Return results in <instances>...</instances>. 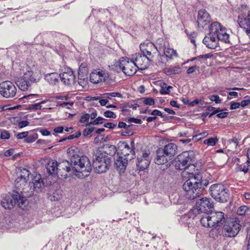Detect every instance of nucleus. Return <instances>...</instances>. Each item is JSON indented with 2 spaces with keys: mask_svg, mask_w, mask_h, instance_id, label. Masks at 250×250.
Listing matches in <instances>:
<instances>
[{
  "mask_svg": "<svg viewBox=\"0 0 250 250\" xmlns=\"http://www.w3.org/2000/svg\"><path fill=\"white\" fill-rule=\"evenodd\" d=\"M15 186L17 188L21 189V192L26 194L27 196H31L35 191H41L44 187V183L40 174H36L32 176L28 169L22 168L18 174Z\"/></svg>",
  "mask_w": 250,
  "mask_h": 250,
  "instance_id": "1",
  "label": "nucleus"
},
{
  "mask_svg": "<svg viewBox=\"0 0 250 250\" xmlns=\"http://www.w3.org/2000/svg\"><path fill=\"white\" fill-rule=\"evenodd\" d=\"M67 153L70 159L72 172L79 178L87 177L92 169L88 158L86 156H80L79 149L75 146L69 147Z\"/></svg>",
  "mask_w": 250,
  "mask_h": 250,
  "instance_id": "2",
  "label": "nucleus"
},
{
  "mask_svg": "<svg viewBox=\"0 0 250 250\" xmlns=\"http://www.w3.org/2000/svg\"><path fill=\"white\" fill-rule=\"evenodd\" d=\"M219 41L225 43H229V35L225 27L215 21L210 25L209 32L205 37L203 42L208 48L215 49L219 46Z\"/></svg>",
  "mask_w": 250,
  "mask_h": 250,
  "instance_id": "3",
  "label": "nucleus"
},
{
  "mask_svg": "<svg viewBox=\"0 0 250 250\" xmlns=\"http://www.w3.org/2000/svg\"><path fill=\"white\" fill-rule=\"evenodd\" d=\"M202 176L200 173H191L189 179L183 185L185 191V196L189 199H194L199 197L207 184L202 181Z\"/></svg>",
  "mask_w": 250,
  "mask_h": 250,
  "instance_id": "4",
  "label": "nucleus"
},
{
  "mask_svg": "<svg viewBox=\"0 0 250 250\" xmlns=\"http://www.w3.org/2000/svg\"><path fill=\"white\" fill-rule=\"evenodd\" d=\"M111 159L102 148H98L93 155V167L95 172H105L110 165Z\"/></svg>",
  "mask_w": 250,
  "mask_h": 250,
  "instance_id": "5",
  "label": "nucleus"
},
{
  "mask_svg": "<svg viewBox=\"0 0 250 250\" xmlns=\"http://www.w3.org/2000/svg\"><path fill=\"white\" fill-rule=\"evenodd\" d=\"M158 48L159 53L158 62L163 65L172 61L174 57H178L175 50L168 46V44L162 39L158 40Z\"/></svg>",
  "mask_w": 250,
  "mask_h": 250,
  "instance_id": "6",
  "label": "nucleus"
},
{
  "mask_svg": "<svg viewBox=\"0 0 250 250\" xmlns=\"http://www.w3.org/2000/svg\"><path fill=\"white\" fill-rule=\"evenodd\" d=\"M224 219V214L223 212H214L203 215L200 219V222L206 228L216 227L220 226Z\"/></svg>",
  "mask_w": 250,
  "mask_h": 250,
  "instance_id": "7",
  "label": "nucleus"
},
{
  "mask_svg": "<svg viewBox=\"0 0 250 250\" xmlns=\"http://www.w3.org/2000/svg\"><path fill=\"white\" fill-rule=\"evenodd\" d=\"M28 202L27 199L21 196L19 193L16 192L11 197H6L1 201V205L5 209H10L17 205L22 209H24L27 205Z\"/></svg>",
  "mask_w": 250,
  "mask_h": 250,
  "instance_id": "8",
  "label": "nucleus"
},
{
  "mask_svg": "<svg viewBox=\"0 0 250 250\" xmlns=\"http://www.w3.org/2000/svg\"><path fill=\"white\" fill-rule=\"evenodd\" d=\"M209 193L213 199L219 202H226L229 199L228 189L221 184H212L209 188Z\"/></svg>",
  "mask_w": 250,
  "mask_h": 250,
  "instance_id": "9",
  "label": "nucleus"
},
{
  "mask_svg": "<svg viewBox=\"0 0 250 250\" xmlns=\"http://www.w3.org/2000/svg\"><path fill=\"white\" fill-rule=\"evenodd\" d=\"M120 147L123 148L122 150L123 152H121L123 156L119 155L120 150L118 149L116 158H115V165L117 170L120 172H124L126 168L128 162V158H126V156L129 155L128 152L130 151V148L129 145L125 142L122 143Z\"/></svg>",
  "mask_w": 250,
  "mask_h": 250,
  "instance_id": "10",
  "label": "nucleus"
},
{
  "mask_svg": "<svg viewBox=\"0 0 250 250\" xmlns=\"http://www.w3.org/2000/svg\"><path fill=\"white\" fill-rule=\"evenodd\" d=\"M241 228V225L237 218H230L225 222L222 233L224 236L234 237L238 234Z\"/></svg>",
  "mask_w": 250,
  "mask_h": 250,
  "instance_id": "11",
  "label": "nucleus"
},
{
  "mask_svg": "<svg viewBox=\"0 0 250 250\" xmlns=\"http://www.w3.org/2000/svg\"><path fill=\"white\" fill-rule=\"evenodd\" d=\"M193 152L185 151L179 155L175 162L176 169L186 170L190 166H193L192 163L193 159Z\"/></svg>",
  "mask_w": 250,
  "mask_h": 250,
  "instance_id": "12",
  "label": "nucleus"
},
{
  "mask_svg": "<svg viewBox=\"0 0 250 250\" xmlns=\"http://www.w3.org/2000/svg\"><path fill=\"white\" fill-rule=\"evenodd\" d=\"M119 66L125 74L132 76L137 72V67L133 59L127 57H122L120 59Z\"/></svg>",
  "mask_w": 250,
  "mask_h": 250,
  "instance_id": "13",
  "label": "nucleus"
},
{
  "mask_svg": "<svg viewBox=\"0 0 250 250\" xmlns=\"http://www.w3.org/2000/svg\"><path fill=\"white\" fill-rule=\"evenodd\" d=\"M17 88L10 81H5L0 83V94L5 98H12L15 96Z\"/></svg>",
  "mask_w": 250,
  "mask_h": 250,
  "instance_id": "14",
  "label": "nucleus"
},
{
  "mask_svg": "<svg viewBox=\"0 0 250 250\" xmlns=\"http://www.w3.org/2000/svg\"><path fill=\"white\" fill-rule=\"evenodd\" d=\"M111 79L108 72L103 70H95L90 74V81L94 84L101 82L110 83Z\"/></svg>",
  "mask_w": 250,
  "mask_h": 250,
  "instance_id": "15",
  "label": "nucleus"
},
{
  "mask_svg": "<svg viewBox=\"0 0 250 250\" xmlns=\"http://www.w3.org/2000/svg\"><path fill=\"white\" fill-rule=\"evenodd\" d=\"M61 81L66 85H71L75 83V77L73 72L69 68H64L60 74Z\"/></svg>",
  "mask_w": 250,
  "mask_h": 250,
  "instance_id": "16",
  "label": "nucleus"
},
{
  "mask_svg": "<svg viewBox=\"0 0 250 250\" xmlns=\"http://www.w3.org/2000/svg\"><path fill=\"white\" fill-rule=\"evenodd\" d=\"M237 22L240 27L246 30L248 35L250 34V10L248 11L247 14H245L243 12H240L239 13L237 18Z\"/></svg>",
  "mask_w": 250,
  "mask_h": 250,
  "instance_id": "17",
  "label": "nucleus"
},
{
  "mask_svg": "<svg viewBox=\"0 0 250 250\" xmlns=\"http://www.w3.org/2000/svg\"><path fill=\"white\" fill-rule=\"evenodd\" d=\"M197 209L203 213H207L210 211V209L213 207L211 200L207 197H203L196 201Z\"/></svg>",
  "mask_w": 250,
  "mask_h": 250,
  "instance_id": "18",
  "label": "nucleus"
},
{
  "mask_svg": "<svg viewBox=\"0 0 250 250\" xmlns=\"http://www.w3.org/2000/svg\"><path fill=\"white\" fill-rule=\"evenodd\" d=\"M149 155L150 153L146 151L138 155L136 165L139 170H144L148 167L151 161Z\"/></svg>",
  "mask_w": 250,
  "mask_h": 250,
  "instance_id": "19",
  "label": "nucleus"
},
{
  "mask_svg": "<svg viewBox=\"0 0 250 250\" xmlns=\"http://www.w3.org/2000/svg\"><path fill=\"white\" fill-rule=\"evenodd\" d=\"M23 76L26 80H28L32 83L39 82L42 77L40 70L36 67H33L30 70L27 71Z\"/></svg>",
  "mask_w": 250,
  "mask_h": 250,
  "instance_id": "20",
  "label": "nucleus"
},
{
  "mask_svg": "<svg viewBox=\"0 0 250 250\" xmlns=\"http://www.w3.org/2000/svg\"><path fill=\"white\" fill-rule=\"evenodd\" d=\"M140 47L144 55L146 56H152L153 54H155L156 52H158V43L157 46H155L151 42H144L140 44Z\"/></svg>",
  "mask_w": 250,
  "mask_h": 250,
  "instance_id": "21",
  "label": "nucleus"
},
{
  "mask_svg": "<svg viewBox=\"0 0 250 250\" xmlns=\"http://www.w3.org/2000/svg\"><path fill=\"white\" fill-rule=\"evenodd\" d=\"M58 176H61L62 178H66L67 176V173L71 171L72 167L71 163L66 160H64L62 162L58 163Z\"/></svg>",
  "mask_w": 250,
  "mask_h": 250,
  "instance_id": "22",
  "label": "nucleus"
},
{
  "mask_svg": "<svg viewBox=\"0 0 250 250\" xmlns=\"http://www.w3.org/2000/svg\"><path fill=\"white\" fill-rule=\"evenodd\" d=\"M172 160L168 156H167L162 148H159L157 150V158L155 160V163L159 165H166V167L170 166V161Z\"/></svg>",
  "mask_w": 250,
  "mask_h": 250,
  "instance_id": "23",
  "label": "nucleus"
},
{
  "mask_svg": "<svg viewBox=\"0 0 250 250\" xmlns=\"http://www.w3.org/2000/svg\"><path fill=\"white\" fill-rule=\"evenodd\" d=\"M210 15L204 9H200L198 14L197 23L199 27L204 28L210 21Z\"/></svg>",
  "mask_w": 250,
  "mask_h": 250,
  "instance_id": "24",
  "label": "nucleus"
},
{
  "mask_svg": "<svg viewBox=\"0 0 250 250\" xmlns=\"http://www.w3.org/2000/svg\"><path fill=\"white\" fill-rule=\"evenodd\" d=\"M137 68L143 70L146 68L147 58L146 56H142L139 54H136L132 56Z\"/></svg>",
  "mask_w": 250,
  "mask_h": 250,
  "instance_id": "25",
  "label": "nucleus"
},
{
  "mask_svg": "<svg viewBox=\"0 0 250 250\" xmlns=\"http://www.w3.org/2000/svg\"><path fill=\"white\" fill-rule=\"evenodd\" d=\"M162 150L167 154L172 159L177 153V146L174 143H169L166 145L164 148H162Z\"/></svg>",
  "mask_w": 250,
  "mask_h": 250,
  "instance_id": "26",
  "label": "nucleus"
},
{
  "mask_svg": "<svg viewBox=\"0 0 250 250\" xmlns=\"http://www.w3.org/2000/svg\"><path fill=\"white\" fill-rule=\"evenodd\" d=\"M46 168L50 174H58V163L56 161L53 160L49 161L46 166Z\"/></svg>",
  "mask_w": 250,
  "mask_h": 250,
  "instance_id": "27",
  "label": "nucleus"
},
{
  "mask_svg": "<svg viewBox=\"0 0 250 250\" xmlns=\"http://www.w3.org/2000/svg\"><path fill=\"white\" fill-rule=\"evenodd\" d=\"M32 83L28 80H26L24 78V76H23L22 78L19 79L17 81V85L22 91L27 90Z\"/></svg>",
  "mask_w": 250,
  "mask_h": 250,
  "instance_id": "28",
  "label": "nucleus"
},
{
  "mask_svg": "<svg viewBox=\"0 0 250 250\" xmlns=\"http://www.w3.org/2000/svg\"><path fill=\"white\" fill-rule=\"evenodd\" d=\"M60 77L56 73H48L45 75V80L51 85H56L58 83Z\"/></svg>",
  "mask_w": 250,
  "mask_h": 250,
  "instance_id": "29",
  "label": "nucleus"
},
{
  "mask_svg": "<svg viewBox=\"0 0 250 250\" xmlns=\"http://www.w3.org/2000/svg\"><path fill=\"white\" fill-rule=\"evenodd\" d=\"M181 72V68L179 65L170 66L165 70V74L167 76L180 74Z\"/></svg>",
  "mask_w": 250,
  "mask_h": 250,
  "instance_id": "30",
  "label": "nucleus"
},
{
  "mask_svg": "<svg viewBox=\"0 0 250 250\" xmlns=\"http://www.w3.org/2000/svg\"><path fill=\"white\" fill-rule=\"evenodd\" d=\"M250 212L249 208L247 206H240L237 210V214L238 215L244 216L249 214Z\"/></svg>",
  "mask_w": 250,
  "mask_h": 250,
  "instance_id": "31",
  "label": "nucleus"
},
{
  "mask_svg": "<svg viewBox=\"0 0 250 250\" xmlns=\"http://www.w3.org/2000/svg\"><path fill=\"white\" fill-rule=\"evenodd\" d=\"M49 100L42 101L39 103H36L34 104H30L28 105L27 109L32 110H36L38 109H41L42 108V104L47 103Z\"/></svg>",
  "mask_w": 250,
  "mask_h": 250,
  "instance_id": "32",
  "label": "nucleus"
},
{
  "mask_svg": "<svg viewBox=\"0 0 250 250\" xmlns=\"http://www.w3.org/2000/svg\"><path fill=\"white\" fill-rule=\"evenodd\" d=\"M121 97L122 95L119 92L106 93L103 95V97L106 99H111L112 97Z\"/></svg>",
  "mask_w": 250,
  "mask_h": 250,
  "instance_id": "33",
  "label": "nucleus"
},
{
  "mask_svg": "<svg viewBox=\"0 0 250 250\" xmlns=\"http://www.w3.org/2000/svg\"><path fill=\"white\" fill-rule=\"evenodd\" d=\"M39 95L38 94H29L27 95H25L21 99L23 100H27L28 101L30 102H34L37 100V98L38 97Z\"/></svg>",
  "mask_w": 250,
  "mask_h": 250,
  "instance_id": "34",
  "label": "nucleus"
},
{
  "mask_svg": "<svg viewBox=\"0 0 250 250\" xmlns=\"http://www.w3.org/2000/svg\"><path fill=\"white\" fill-rule=\"evenodd\" d=\"M104 119L101 117H98L95 120L91 122L86 125V126H89L91 125H97L100 124H102Z\"/></svg>",
  "mask_w": 250,
  "mask_h": 250,
  "instance_id": "35",
  "label": "nucleus"
},
{
  "mask_svg": "<svg viewBox=\"0 0 250 250\" xmlns=\"http://www.w3.org/2000/svg\"><path fill=\"white\" fill-rule=\"evenodd\" d=\"M37 136L38 135L37 134H34L29 136L28 135L27 137L24 139V142L26 143H33L37 139Z\"/></svg>",
  "mask_w": 250,
  "mask_h": 250,
  "instance_id": "36",
  "label": "nucleus"
},
{
  "mask_svg": "<svg viewBox=\"0 0 250 250\" xmlns=\"http://www.w3.org/2000/svg\"><path fill=\"white\" fill-rule=\"evenodd\" d=\"M217 141L218 139L216 138H210L205 140L204 143L208 146H213L216 144Z\"/></svg>",
  "mask_w": 250,
  "mask_h": 250,
  "instance_id": "37",
  "label": "nucleus"
},
{
  "mask_svg": "<svg viewBox=\"0 0 250 250\" xmlns=\"http://www.w3.org/2000/svg\"><path fill=\"white\" fill-rule=\"evenodd\" d=\"M236 170L237 171H243L245 173H246L248 170L249 168L246 165H237V167H236Z\"/></svg>",
  "mask_w": 250,
  "mask_h": 250,
  "instance_id": "38",
  "label": "nucleus"
},
{
  "mask_svg": "<svg viewBox=\"0 0 250 250\" xmlns=\"http://www.w3.org/2000/svg\"><path fill=\"white\" fill-rule=\"evenodd\" d=\"M143 103L145 104L148 105H152L155 104L154 100L152 98H144Z\"/></svg>",
  "mask_w": 250,
  "mask_h": 250,
  "instance_id": "39",
  "label": "nucleus"
},
{
  "mask_svg": "<svg viewBox=\"0 0 250 250\" xmlns=\"http://www.w3.org/2000/svg\"><path fill=\"white\" fill-rule=\"evenodd\" d=\"M172 88L173 87L171 86H168L166 87H162L161 90H160V92L162 95L169 94L170 92V89Z\"/></svg>",
  "mask_w": 250,
  "mask_h": 250,
  "instance_id": "40",
  "label": "nucleus"
},
{
  "mask_svg": "<svg viewBox=\"0 0 250 250\" xmlns=\"http://www.w3.org/2000/svg\"><path fill=\"white\" fill-rule=\"evenodd\" d=\"M104 115L107 118H111L115 119L116 118V114L112 111L110 110H107L104 112Z\"/></svg>",
  "mask_w": 250,
  "mask_h": 250,
  "instance_id": "41",
  "label": "nucleus"
},
{
  "mask_svg": "<svg viewBox=\"0 0 250 250\" xmlns=\"http://www.w3.org/2000/svg\"><path fill=\"white\" fill-rule=\"evenodd\" d=\"M209 99L211 101L215 102L216 104H220L221 102V100L220 99V97L216 95L210 96Z\"/></svg>",
  "mask_w": 250,
  "mask_h": 250,
  "instance_id": "42",
  "label": "nucleus"
},
{
  "mask_svg": "<svg viewBox=\"0 0 250 250\" xmlns=\"http://www.w3.org/2000/svg\"><path fill=\"white\" fill-rule=\"evenodd\" d=\"M245 98L248 99L243 100L240 103H239L240 106H242V107H244L250 104V97L247 96H246Z\"/></svg>",
  "mask_w": 250,
  "mask_h": 250,
  "instance_id": "43",
  "label": "nucleus"
},
{
  "mask_svg": "<svg viewBox=\"0 0 250 250\" xmlns=\"http://www.w3.org/2000/svg\"><path fill=\"white\" fill-rule=\"evenodd\" d=\"M28 135V131H24L21 133H19L16 135V137L18 139H25Z\"/></svg>",
  "mask_w": 250,
  "mask_h": 250,
  "instance_id": "44",
  "label": "nucleus"
},
{
  "mask_svg": "<svg viewBox=\"0 0 250 250\" xmlns=\"http://www.w3.org/2000/svg\"><path fill=\"white\" fill-rule=\"evenodd\" d=\"M87 65L85 63H82L79 67V73H86L87 72Z\"/></svg>",
  "mask_w": 250,
  "mask_h": 250,
  "instance_id": "45",
  "label": "nucleus"
},
{
  "mask_svg": "<svg viewBox=\"0 0 250 250\" xmlns=\"http://www.w3.org/2000/svg\"><path fill=\"white\" fill-rule=\"evenodd\" d=\"M182 221L186 222V223L188 224V226L191 224V221H192L193 219H191L188 215H184L182 217Z\"/></svg>",
  "mask_w": 250,
  "mask_h": 250,
  "instance_id": "46",
  "label": "nucleus"
},
{
  "mask_svg": "<svg viewBox=\"0 0 250 250\" xmlns=\"http://www.w3.org/2000/svg\"><path fill=\"white\" fill-rule=\"evenodd\" d=\"M78 83L80 86H82V88L84 87L87 84V80L84 78H78Z\"/></svg>",
  "mask_w": 250,
  "mask_h": 250,
  "instance_id": "47",
  "label": "nucleus"
},
{
  "mask_svg": "<svg viewBox=\"0 0 250 250\" xmlns=\"http://www.w3.org/2000/svg\"><path fill=\"white\" fill-rule=\"evenodd\" d=\"M0 138L2 139H8L10 138V134L8 131L2 130L1 132Z\"/></svg>",
  "mask_w": 250,
  "mask_h": 250,
  "instance_id": "48",
  "label": "nucleus"
},
{
  "mask_svg": "<svg viewBox=\"0 0 250 250\" xmlns=\"http://www.w3.org/2000/svg\"><path fill=\"white\" fill-rule=\"evenodd\" d=\"M230 109L231 110L236 109L240 106V103L237 102H231L230 103Z\"/></svg>",
  "mask_w": 250,
  "mask_h": 250,
  "instance_id": "49",
  "label": "nucleus"
},
{
  "mask_svg": "<svg viewBox=\"0 0 250 250\" xmlns=\"http://www.w3.org/2000/svg\"><path fill=\"white\" fill-rule=\"evenodd\" d=\"M228 142L230 144H233L235 148L238 146L239 144V141L238 139L235 137H233V138L229 140Z\"/></svg>",
  "mask_w": 250,
  "mask_h": 250,
  "instance_id": "50",
  "label": "nucleus"
},
{
  "mask_svg": "<svg viewBox=\"0 0 250 250\" xmlns=\"http://www.w3.org/2000/svg\"><path fill=\"white\" fill-rule=\"evenodd\" d=\"M127 122L129 123H134L135 124H141L142 123V121L141 119L134 118H129L128 119Z\"/></svg>",
  "mask_w": 250,
  "mask_h": 250,
  "instance_id": "51",
  "label": "nucleus"
},
{
  "mask_svg": "<svg viewBox=\"0 0 250 250\" xmlns=\"http://www.w3.org/2000/svg\"><path fill=\"white\" fill-rule=\"evenodd\" d=\"M29 124V123L27 121H22L19 123L18 127L19 128H22L27 126Z\"/></svg>",
  "mask_w": 250,
  "mask_h": 250,
  "instance_id": "52",
  "label": "nucleus"
},
{
  "mask_svg": "<svg viewBox=\"0 0 250 250\" xmlns=\"http://www.w3.org/2000/svg\"><path fill=\"white\" fill-rule=\"evenodd\" d=\"M94 129V127L87 128L84 129L83 131V135L85 136L88 135L93 131Z\"/></svg>",
  "mask_w": 250,
  "mask_h": 250,
  "instance_id": "53",
  "label": "nucleus"
},
{
  "mask_svg": "<svg viewBox=\"0 0 250 250\" xmlns=\"http://www.w3.org/2000/svg\"><path fill=\"white\" fill-rule=\"evenodd\" d=\"M95 100H99V103L102 106L105 105L108 102V101L106 98L105 99H101L100 97H94Z\"/></svg>",
  "mask_w": 250,
  "mask_h": 250,
  "instance_id": "54",
  "label": "nucleus"
},
{
  "mask_svg": "<svg viewBox=\"0 0 250 250\" xmlns=\"http://www.w3.org/2000/svg\"><path fill=\"white\" fill-rule=\"evenodd\" d=\"M90 118V115L89 114L86 113L83 115L80 120V122L84 123L87 121Z\"/></svg>",
  "mask_w": 250,
  "mask_h": 250,
  "instance_id": "55",
  "label": "nucleus"
},
{
  "mask_svg": "<svg viewBox=\"0 0 250 250\" xmlns=\"http://www.w3.org/2000/svg\"><path fill=\"white\" fill-rule=\"evenodd\" d=\"M197 69V67L196 65L192 66L191 67H189L187 70V73L188 74L193 73L195 71V70Z\"/></svg>",
  "mask_w": 250,
  "mask_h": 250,
  "instance_id": "56",
  "label": "nucleus"
},
{
  "mask_svg": "<svg viewBox=\"0 0 250 250\" xmlns=\"http://www.w3.org/2000/svg\"><path fill=\"white\" fill-rule=\"evenodd\" d=\"M104 126V127H106V128H108L110 129H113L116 126V125L113 123L110 122V123H105Z\"/></svg>",
  "mask_w": 250,
  "mask_h": 250,
  "instance_id": "57",
  "label": "nucleus"
},
{
  "mask_svg": "<svg viewBox=\"0 0 250 250\" xmlns=\"http://www.w3.org/2000/svg\"><path fill=\"white\" fill-rule=\"evenodd\" d=\"M228 115V113L226 112L221 111L220 113H218L216 116L217 117L219 118H225L227 117Z\"/></svg>",
  "mask_w": 250,
  "mask_h": 250,
  "instance_id": "58",
  "label": "nucleus"
},
{
  "mask_svg": "<svg viewBox=\"0 0 250 250\" xmlns=\"http://www.w3.org/2000/svg\"><path fill=\"white\" fill-rule=\"evenodd\" d=\"M151 114L153 116H158L163 117V115L161 112L158 110L155 109L151 113Z\"/></svg>",
  "mask_w": 250,
  "mask_h": 250,
  "instance_id": "59",
  "label": "nucleus"
},
{
  "mask_svg": "<svg viewBox=\"0 0 250 250\" xmlns=\"http://www.w3.org/2000/svg\"><path fill=\"white\" fill-rule=\"evenodd\" d=\"M212 56V55L210 54H205V55H200L199 56H198V58L199 59H208V58H211V57Z\"/></svg>",
  "mask_w": 250,
  "mask_h": 250,
  "instance_id": "60",
  "label": "nucleus"
},
{
  "mask_svg": "<svg viewBox=\"0 0 250 250\" xmlns=\"http://www.w3.org/2000/svg\"><path fill=\"white\" fill-rule=\"evenodd\" d=\"M63 130V127L62 126H59V127L55 128L54 129V131L55 133H62V132Z\"/></svg>",
  "mask_w": 250,
  "mask_h": 250,
  "instance_id": "61",
  "label": "nucleus"
},
{
  "mask_svg": "<svg viewBox=\"0 0 250 250\" xmlns=\"http://www.w3.org/2000/svg\"><path fill=\"white\" fill-rule=\"evenodd\" d=\"M200 102H201V100H199L198 99H195L193 101L189 103V105L191 106H194L195 105L198 104Z\"/></svg>",
  "mask_w": 250,
  "mask_h": 250,
  "instance_id": "62",
  "label": "nucleus"
},
{
  "mask_svg": "<svg viewBox=\"0 0 250 250\" xmlns=\"http://www.w3.org/2000/svg\"><path fill=\"white\" fill-rule=\"evenodd\" d=\"M119 128H127L129 125H127L124 122H119L118 124Z\"/></svg>",
  "mask_w": 250,
  "mask_h": 250,
  "instance_id": "63",
  "label": "nucleus"
},
{
  "mask_svg": "<svg viewBox=\"0 0 250 250\" xmlns=\"http://www.w3.org/2000/svg\"><path fill=\"white\" fill-rule=\"evenodd\" d=\"M170 104L173 106V107H176L178 108H180V105L179 104H178L177 103L176 101H170Z\"/></svg>",
  "mask_w": 250,
  "mask_h": 250,
  "instance_id": "64",
  "label": "nucleus"
}]
</instances>
